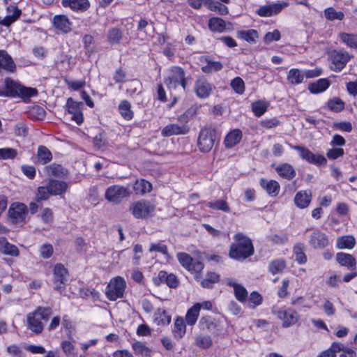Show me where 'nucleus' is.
Wrapping results in <instances>:
<instances>
[{"label":"nucleus","instance_id":"nucleus-59","mask_svg":"<svg viewBox=\"0 0 357 357\" xmlns=\"http://www.w3.org/2000/svg\"><path fill=\"white\" fill-rule=\"evenodd\" d=\"M219 276L215 273H209L208 278L202 281V286L204 288H212L214 283L218 281Z\"/></svg>","mask_w":357,"mask_h":357},{"label":"nucleus","instance_id":"nucleus-40","mask_svg":"<svg viewBox=\"0 0 357 357\" xmlns=\"http://www.w3.org/2000/svg\"><path fill=\"white\" fill-rule=\"evenodd\" d=\"M206 4L208 6V9L216 12L221 15H227L229 12L228 8L226 6L222 5L219 1L214 0H206Z\"/></svg>","mask_w":357,"mask_h":357},{"label":"nucleus","instance_id":"nucleus-53","mask_svg":"<svg viewBox=\"0 0 357 357\" xmlns=\"http://www.w3.org/2000/svg\"><path fill=\"white\" fill-rule=\"evenodd\" d=\"M20 84L16 83L10 78H6L4 81V86L6 89L7 91L6 93V96H15L17 93L18 86Z\"/></svg>","mask_w":357,"mask_h":357},{"label":"nucleus","instance_id":"nucleus-57","mask_svg":"<svg viewBox=\"0 0 357 357\" xmlns=\"http://www.w3.org/2000/svg\"><path fill=\"white\" fill-rule=\"evenodd\" d=\"M17 152L12 148L0 149V160L13 159L16 157Z\"/></svg>","mask_w":357,"mask_h":357},{"label":"nucleus","instance_id":"nucleus-20","mask_svg":"<svg viewBox=\"0 0 357 357\" xmlns=\"http://www.w3.org/2000/svg\"><path fill=\"white\" fill-rule=\"evenodd\" d=\"M61 3L64 7H70L73 10L84 11L90 6L88 0H62Z\"/></svg>","mask_w":357,"mask_h":357},{"label":"nucleus","instance_id":"nucleus-42","mask_svg":"<svg viewBox=\"0 0 357 357\" xmlns=\"http://www.w3.org/2000/svg\"><path fill=\"white\" fill-rule=\"evenodd\" d=\"M186 326L182 317H177L174 321L173 334L176 338H181L185 333Z\"/></svg>","mask_w":357,"mask_h":357},{"label":"nucleus","instance_id":"nucleus-12","mask_svg":"<svg viewBox=\"0 0 357 357\" xmlns=\"http://www.w3.org/2000/svg\"><path fill=\"white\" fill-rule=\"evenodd\" d=\"M27 206L22 203L12 204L8 210V214L13 223H21L24 222Z\"/></svg>","mask_w":357,"mask_h":357},{"label":"nucleus","instance_id":"nucleus-32","mask_svg":"<svg viewBox=\"0 0 357 357\" xmlns=\"http://www.w3.org/2000/svg\"><path fill=\"white\" fill-rule=\"evenodd\" d=\"M45 170L48 176L54 177H63L67 174V171L61 165L56 163L46 166Z\"/></svg>","mask_w":357,"mask_h":357},{"label":"nucleus","instance_id":"nucleus-63","mask_svg":"<svg viewBox=\"0 0 357 357\" xmlns=\"http://www.w3.org/2000/svg\"><path fill=\"white\" fill-rule=\"evenodd\" d=\"M344 151L342 148H333L326 152V156L330 160H335L340 157H342L344 155Z\"/></svg>","mask_w":357,"mask_h":357},{"label":"nucleus","instance_id":"nucleus-50","mask_svg":"<svg viewBox=\"0 0 357 357\" xmlns=\"http://www.w3.org/2000/svg\"><path fill=\"white\" fill-rule=\"evenodd\" d=\"M130 107V104L127 100L122 101L119 106L121 116L126 120H130L133 116V113Z\"/></svg>","mask_w":357,"mask_h":357},{"label":"nucleus","instance_id":"nucleus-19","mask_svg":"<svg viewBox=\"0 0 357 357\" xmlns=\"http://www.w3.org/2000/svg\"><path fill=\"white\" fill-rule=\"evenodd\" d=\"M15 69L16 66L12 57L5 50H0V73L1 70L13 73Z\"/></svg>","mask_w":357,"mask_h":357},{"label":"nucleus","instance_id":"nucleus-38","mask_svg":"<svg viewBox=\"0 0 357 357\" xmlns=\"http://www.w3.org/2000/svg\"><path fill=\"white\" fill-rule=\"evenodd\" d=\"M355 244L356 241L353 236H344L337 238V246L340 249H351Z\"/></svg>","mask_w":357,"mask_h":357},{"label":"nucleus","instance_id":"nucleus-29","mask_svg":"<svg viewBox=\"0 0 357 357\" xmlns=\"http://www.w3.org/2000/svg\"><path fill=\"white\" fill-rule=\"evenodd\" d=\"M37 162L45 165L52 159L51 151L45 146H39L37 151Z\"/></svg>","mask_w":357,"mask_h":357},{"label":"nucleus","instance_id":"nucleus-33","mask_svg":"<svg viewBox=\"0 0 357 357\" xmlns=\"http://www.w3.org/2000/svg\"><path fill=\"white\" fill-rule=\"evenodd\" d=\"M16 95L21 97L26 102L29 101L31 97L35 96L38 94V91L35 88L26 87L20 85L17 89Z\"/></svg>","mask_w":357,"mask_h":357},{"label":"nucleus","instance_id":"nucleus-54","mask_svg":"<svg viewBox=\"0 0 357 357\" xmlns=\"http://www.w3.org/2000/svg\"><path fill=\"white\" fill-rule=\"evenodd\" d=\"M195 343L202 349H208L212 345V340L208 335H199L195 337Z\"/></svg>","mask_w":357,"mask_h":357},{"label":"nucleus","instance_id":"nucleus-6","mask_svg":"<svg viewBox=\"0 0 357 357\" xmlns=\"http://www.w3.org/2000/svg\"><path fill=\"white\" fill-rule=\"evenodd\" d=\"M272 312L282 321V327L289 328L298 322L299 314L291 308L273 307Z\"/></svg>","mask_w":357,"mask_h":357},{"label":"nucleus","instance_id":"nucleus-34","mask_svg":"<svg viewBox=\"0 0 357 357\" xmlns=\"http://www.w3.org/2000/svg\"><path fill=\"white\" fill-rule=\"evenodd\" d=\"M236 34L238 38L250 43H255L256 40L259 38L258 32L255 29L240 30L237 31Z\"/></svg>","mask_w":357,"mask_h":357},{"label":"nucleus","instance_id":"nucleus-61","mask_svg":"<svg viewBox=\"0 0 357 357\" xmlns=\"http://www.w3.org/2000/svg\"><path fill=\"white\" fill-rule=\"evenodd\" d=\"M288 6L289 3L287 2L276 3L267 5L271 16L279 13L283 8L287 7Z\"/></svg>","mask_w":357,"mask_h":357},{"label":"nucleus","instance_id":"nucleus-47","mask_svg":"<svg viewBox=\"0 0 357 357\" xmlns=\"http://www.w3.org/2000/svg\"><path fill=\"white\" fill-rule=\"evenodd\" d=\"M328 109L335 112H339L344 109V102L337 97L330 99L327 102Z\"/></svg>","mask_w":357,"mask_h":357},{"label":"nucleus","instance_id":"nucleus-31","mask_svg":"<svg viewBox=\"0 0 357 357\" xmlns=\"http://www.w3.org/2000/svg\"><path fill=\"white\" fill-rule=\"evenodd\" d=\"M337 261L342 266L354 268L356 265V259L351 255L339 252L336 255Z\"/></svg>","mask_w":357,"mask_h":357},{"label":"nucleus","instance_id":"nucleus-3","mask_svg":"<svg viewBox=\"0 0 357 357\" xmlns=\"http://www.w3.org/2000/svg\"><path fill=\"white\" fill-rule=\"evenodd\" d=\"M192 115L189 111L185 112L178 118L181 124L171 123L163 128L161 134L164 137L172 135H185L190 131V126L188 124Z\"/></svg>","mask_w":357,"mask_h":357},{"label":"nucleus","instance_id":"nucleus-10","mask_svg":"<svg viewBox=\"0 0 357 357\" xmlns=\"http://www.w3.org/2000/svg\"><path fill=\"white\" fill-rule=\"evenodd\" d=\"M331 68L335 72L341 71L350 59L349 54L343 50H334L331 53Z\"/></svg>","mask_w":357,"mask_h":357},{"label":"nucleus","instance_id":"nucleus-4","mask_svg":"<svg viewBox=\"0 0 357 357\" xmlns=\"http://www.w3.org/2000/svg\"><path fill=\"white\" fill-rule=\"evenodd\" d=\"M155 206L150 201L140 199L130 204L129 211L137 219H147L153 215Z\"/></svg>","mask_w":357,"mask_h":357},{"label":"nucleus","instance_id":"nucleus-16","mask_svg":"<svg viewBox=\"0 0 357 357\" xmlns=\"http://www.w3.org/2000/svg\"><path fill=\"white\" fill-rule=\"evenodd\" d=\"M52 24L58 33H68L71 31L72 23L67 16L64 15H56L52 18Z\"/></svg>","mask_w":357,"mask_h":357},{"label":"nucleus","instance_id":"nucleus-15","mask_svg":"<svg viewBox=\"0 0 357 357\" xmlns=\"http://www.w3.org/2000/svg\"><path fill=\"white\" fill-rule=\"evenodd\" d=\"M202 331H206L213 335H218L221 331L220 322L211 316H204L199 321Z\"/></svg>","mask_w":357,"mask_h":357},{"label":"nucleus","instance_id":"nucleus-9","mask_svg":"<svg viewBox=\"0 0 357 357\" xmlns=\"http://www.w3.org/2000/svg\"><path fill=\"white\" fill-rule=\"evenodd\" d=\"M126 282L121 277H116L109 282L106 289V296L109 301H116L123 296Z\"/></svg>","mask_w":357,"mask_h":357},{"label":"nucleus","instance_id":"nucleus-28","mask_svg":"<svg viewBox=\"0 0 357 357\" xmlns=\"http://www.w3.org/2000/svg\"><path fill=\"white\" fill-rule=\"evenodd\" d=\"M277 173L282 178L291 180L296 176L294 168L289 164L284 163L276 167Z\"/></svg>","mask_w":357,"mask_h":357},{"label":"nucleus","instance_id":"nucleus-48","mask_svg":"<svg viewBox=\"0 0 357 357\" xmlns=\"http://www.w3.org/2000/svg\"><path fill=\"white\" fill-rule=\"evenodd\" d=\"M132 348L136 354L144 356H150L152 352L143 342L139 341L134 342Z\"/></svg>","mask_w":357,"mask_h":357},{"label":"nucleus","instance_id":"nucleus-11","mask_svg":"<svg viewBox=\"0 0 357 357\" xmlns=\"http://www.w3.org/2000/svg\"><path fill=\"white\" fill-rule=\"evenodd\" d=\"M177 259L180 264L189 271H195V273H199L204 268V264L201 261L193 259L187 253H178Z\"/></svg>","mask_w":357,"mask_h":357},{"label":"nucleus","instance_id":"nucleus-35","mask_svg":"<svg viewBox=\"0 0 357 357\" xmlns=\"http://www.w3.org/2000/svg\"><path fill=\"white\" fill-rule=\"evenodd\" d=\"M123 38L122 31L117 27L110 29L107 34V41L111 45L119 44Z\"/></svg>","mask_w":357,"mask_h":357},{"label":"nucleus","instance_id":"nucleus-52","mask_svg":"<svg viewBox=\"0 0 357 357\" xmlns=\"http://www.w3.org/2000/svg\"><path fill=\"white\" fill-rule=\"evenodd\" d=\"M341 40L351 48H357V35L342 33L340 34Z\"/></svg>","mask_w":357,"mask_h":357},{"label":"nucleus","instance_id":"nucleus-14","mask_svg":"<svg viewBox=\"0 0 357 357\" xmlns=\"http://www.w3.org/2000/svg\"><path fill=\"white\" fill-rule=\"evenodd\" d=\"M53 282L55 285L54 289L60 290L64 288L67 281L68 271L61 264H56L53 271Z\"/></svg>","mask_w":357,"mask_h":357},{"label":"nucleus","instance_id":"nucleus-30","mask_svg":"<svg viewBox=\"0 0 357 357\" xmlns=\"http://www.w3.org/2000/svg\"><path fill=\"white\" fill-rule=\"evenodd\" d=\"M330 86V82L326 79H319L316 82L311 83L308 89L312 93H319L326 91Z\"/></svg>","mask_w":357,"mask_h":357},{"label":"nucleus","instance_id":"nucleus-39","mask_svg":"<svg viewBox=\"0 0 357 357\" xmlns=\"http://www.w3.org/2000/svg\"><path fill=\"white\" fill-rule=\"evenodd\" d=\"M199 315V306L198 304H194L187 312L185 315V321L190 326L195 324Z\"/></svg>","mask_w":357,"mask_h":357},{"label":"nucleus","instance_id":"nucleus-43","mask_svg":"<svg viewBox=\"0 0 357 357\" xmlns=\"http://www.w3.org/2000/svg\"><path fill=\"white\" fill-rule=\"evenodd\" d=\"M304 244L302 243H297L294 245L293 251L296 256V261L299 264H305L307 261V257L304 253Z\"/></svg>","mask_w":357,"mask_h":357},{"label":"nucleus","instance_id":"nucleus-56","mask_svg":"<svg viewBox=\"0 0 357 357\" xmlns=\"http://www.w3.org/2000/svg\"><path fill=\"white\" fill-rule=\"evenodd\" d=\"M231 86L233 89V90L238 94H243V92L245 91L244 82L239 77H236L231 80Z\"/></svg>","mask_w":357,"mask_h":357},{"label":"nucleus","instance_id":"nucleus-7","mask_svg":"<svg viewBox=\"0 0 357 357\" xmlns=\"http://www.w3.org/2000/svg\"><path fill=\"white\" fill-rule=\"evenodd\" d=\"M216 139V131L211 128H204L201 130L198 138V146L204 153H208L214 146Z\"/></svg>","mask_w":357,"mask_h":357},{"label":"nucleus","instance_id":"nucleus-2","mask_svg":"<svg viewBox=\"0 0 357 357\" xmlns=\"http://www.w3.org/2000/svg\"><path fill=\"white\" fill-rule=\"evenodd\" d=\"M236 243L231 246L229 255L231 258L241 260L251 256L254 252V248L251 240L241 233L235 235Z\"/></svg>","mask_w":357,"mask_h":357},{"label":"nucleus","instance_id":"nucleus-41","mask_svg":"<svg viewBox=\"0 0 357 357\" xmlns=\"http://www.w3.org/2000/svg\"><path fill=\"white\" fill-rule=\"evenodd\" d=\"M133 188L136 194L144 195L151 191L152 185L150 182L141 179L135 182Z\"/></svg>","mask_w":357,"mask_h":357},{"label":"nucleus","instance_id":"nucleus-26","mask_svg":"<svg viewBox=\"0 0 357 357\" xmlns=\"http://www.w3.org/2000/svg\"><path fill=\"white\" fill-rule=\"evenodd\" d=\"M260 185L266 190L267 193L271 196H276L279 193L280 187L276 181H268L264 178H261L260 180Z\"/></svg>","mask_w":357,"mask_h":357},{"label":"nucleus","instance_id":"nucleus-8","mask_svg":"<svg viewBox=\"0 0 357 357\" xmlns=\"http://www.w3.org/2000/svg\"><path fill=\"white\" fill-rule=\"evenodd\" d=\"M130 196L129 190L119 185H114L107 188L105 197L114 204H120L124 199Z\"/></svg>","mask_w":357,"mask_h":357},{"label":"nucleus","instance_id":"nucleus-64","mask_svg":"<svg viewBox=\"0 0 357 357\" xmlns=\"http://www.w3.org/2000/svg\"><path fill=\"white\" fill-rule=\"evenodd\" d=\"M280 33L278 30L275 29L273 32H268L264 38V43L268 44L272 41H278L280 39Z\"/></svg>","mask_w":357,"mask_h":357},{"label":"nucleus","instance_id":"nucleus-49","mask_svg":"<svg viewBox=\"0 0 357 357\" xmlns=\"http://www.w3.org/2000/svg\"><path fill=\"white\" fill-rule=\"evenodd\" d=\"M268 104L264 101L258 100L252 103V109L256 116H261L263 115L267 108Z\"/></svg>","mask_w":357,"mask_h":357},{"label":"nucleus","instance_id":"nucleus-22","mask_svg":"<svg viewBox=\"0 0 357 357\" xmlns=\"http://www.w3.org/2000/svg\"><path fill=\"white\" fill-rule=\"evenodd\" d=\"M0 252L13 257H17L20 253L17 246L10 243L5 238H0Z\"/></svg>","mask_w":357,"mask_h":357},{"label":"nucleus","instance_id":"nucleus-37","mask_svg":"<svg viewBox=\"0 0 357 357\" xmlns=\"http://www.w3.org/2000/svg\"><path fill=\"white\" fill-rule=\"evenodd\" d=\"M304 75L297 68L289 70L287 75V81L289 84L297 85L303 82Z\"/></svg>","mask_w":357,"mask_h":357},{"label":"nucleus","instance_id":"nucleus-60","mask_svg":"<svg viewBox=\"0 0 357 357\" xmlns=\"http://www.w3.org/2000/svg\"><path fill=\"white\" fill-rule=\"evenodd\" d=\"M307 162L318 166H325L327 163V160L323 155H316L312 153Z\"/></svg>","mask_w":357,"mask_h":357},{"label":"nucleus","instance_id":"nucleus-25","mask_svg":"<svg viewBox=\"0 0 357 357\" xmlns=\"http://www.w3.org/2000/svg\"><path fill=\"white\" fill-rule=\"evenodd\" d=\"M311 202V192L307 191L298 192L294 197L295 204L301 208H304L309 206Z\"/></svg>","mask_w":357,"mask_h":357},{"label":"nucleus","instance_id":"nucleus-21","mask_svg":"<svg viewBox=\"0 0 357 357\" xmlns=\"http://www.w3.org/2000/svg\"><path fill=\"white\" fill-rule=\"evenodd\" d=\"M51 195H61L66 192L68 185L65 181L51 180L47 184Z\"/></svg>","mask_w":357,"mask_h":357},{"label":"nucleus","instance_id":"nucleus-5","mask_svg":"<svg viewBox=\"0 0 357 357\" xmlns=\"http://www.w3.org/2000/svg\"><path fill=\"white\" fill-rule=\"evenodd\" d=\"M187 83L185 72L178 66H172L169 69V76L165 79V84L170 90L176 89L178 85H181L183 91H185Z\"/></svg>","mask_w":357,"mask_h":357},{"label":"nucleus","instance_id":"nucleus-46","mask_svg":"<svg viewBox=\"0 0 357 357\" xmlns=\"http://www.w3.org/2000/svg\"><path fill=\"white\" fill-rule=\"evenodd\" d=\"M155 322L157 325H167L171 322V316L165 310L158 309L155 314Z\"/></svg>","mask_w":357,"mask_h":357},{"label":"nucleus","instance_id":"nucleus-44","mask_svg":"<svg viewBox=\"0 0 357 357\" xmlns=\"http://www.w3.org/2000/svg\"><path fill=\"white\" fill-rule=\"evenodd\" d=\"M324 15L326 20L330 21H333L335 20H342L344 17L343 12L340 10L337 11L333 7H329L325 9Z\"/></svg>","mask_w":357,"mask_h":357},{"label":"nucleus","instance_id":"nucleus-18","mask_svg":"<svg viewBox=\"0 0 357 357\" xmlns=\"http://www.w3.org/2000/svg\"><path fill=\"white\" fill-rule=\"evenodd\" d=\"M155 283L157 284L165 283L170 288H176L178 286V280L175 275L161 271L158 273V278L155 279Z\"/></svg>","mask_w":357,"mask_h":357},{"label":"nucleus","instance_id":"nucleus-23","mask_svg":"<svg viewBox=\"0 0 357 357\" xmlns=\"http://www.w3.org/2000/svg\"><path fill=\"white\" fill-rule=\"evenodd\" d=\"M7 11L10 14L3 18V26H9L11 25L20 17L22 14L20 9L12 5L7 8Z\"/></svg>","mask_w":357,"mask_h":357},{"label":"nucleus","instance_id":"nucleus-24","mask_svg":"<svg viewBox=\"0 0 357 357\" xmlns=\"http://www.w3.org/2000/svg\"><path fill=\"white\" fill-rule=\"evenodd\" d=\"M227 284L234 288V294L238 301L244 302L248 298V291L244 287L237 284L233 280H229Z\"/></svg>","mask_w":357,"mask_h":357},{"label":"nucleus","instance_id":"nucleus-51","mask_svg":"<svg viewBox=\"0 0 357 357\" xmlns=\"http://www.w3.org/2000/svg\"><path fill=\"white\" fill-rule=\"evenodd\" d=\"M286 264L283 259H275L272 261L268 266L270 272L273 274L281 273L285 268Z\"/></svg>","mask_w":357,"mask_h":357},{"label":"nucleus","instance_id":"nucleus-17","mask_svg":"<svg viewBox=\"0 0 357 357\" xmlns=\"http://www.w3.org/2000/svg\"><path fill=\"white\" fill-rule=\"evenodd\" d=\"M195 91L200 98H208L213 91V86L204 79H197L195 83Z\"/></svg>","mask_w":357,"mask_h":357},{"label":"nucleus","instance_id":"nucleus-55","mask_svg":"<svg viewBox=\"0 0 357 357\" xmlns=\"http://www.w3.org/2000/svg\"><path fill=\"white\" fill-rule=\"evenodd\" d=\"M29 116L36 120H42L46 115L45 110L39 105H35L31 107L29 112Z\"/></svg>","mask_w":357,"mask_h":357},{"label":"nucleus","instance_id":"nucleus-27","mask_svg":"<svg viewBox=\"0 0 357 357\" xmlns=\"http://www.w3.org/2000/svg\"><path fill=\"white\" fill-rule=\"evenodd\" d=\"M242 137L241 131L238 129H235L229 132L225 137L224 143L227 148H232L239 143Z\"/></svg>","mask_w":357,"mask_h":357},{"label":"nucleus","instance_id":"nucleus-13","mask_svg":"<svg viewBox=\"0 0 357 357\" xmlns=\"http://www.w3.org/2000/svg\"><path fill=\"white\" fill-rule=\"evenodd\" d=\"M309 244L314 249H324L329 244V239L326 234L317 229L310 234Z\"/></svg>","mask_w":357,"mask_h":357},{"label":"nucleus","instance_id":"nucleus-45","mask_svg":"<svg viewBox=\"0 0 357 357\" xmlns=\"http://www.w3.org/2000/svg\"><path fill=\"white\" fill-rule=\"evenodd\" d=\"M205 204L207 207L213 208L214 210L222 211L224 212L230 211V208L228 206L227 202L223 199L208 202Z\"/></svg>","mask_w":357,"mask_h":357},{"label":"nucleus","instance_id":"nucleus-1","mask_svg":"<svg viewBox=\"0 0 357 357\" xmlns=\"http://www.w3.org/2000/svg\"><path fill=\"white\" fill-rule=\"evenodd\" d=\"M52 314L51 307H38L26 315L27 328L36 334H40L44 329L42 320L47 321Z\"/></svg>","mask_w":357,"mask_h":357},{"label":"nucleus","instance_id":"nucleus-36","mask_svg":"<svg viewBox=\"0 0 357 357\" xmlns=\"http://www.w3.org/2000/svg\"><path fill=\"white\" fill-rule=\"evenodd\" d=\"M208 27L212 31L222 33L226 29V23L220 17H211L208 20Z\"/></svg>","mask_w":357,"mask_h":357},{"label":"nucleus","instance_id":"nucleus-58","mask_svg":"<svg viewBox=\"0 0 357 357\" xmlns=\"http://www.w3.org/2000/svg\"><path fill=\"white\" fill-rule=\"evenodd\" d=\"M50 195H51L48 185L46 187L41 186L38 188L37 193L36 195V200L37 202H40L43 200H46L49 198Z\"/></svg>","mask_w":357,"mask_h":357},{"label":"nucleus","instance_id":"nucleus-62","mask_svg":"<svg viewBox=\"0 0 357 357\" xmlns=\"http://www.w3.org/2000/svg\"><path fill=\"white\" fill-rule=\"evenodd\" d=\"M291 147L299 153V155L302 159L306 160L307 162L310 160V158L312 153L310 150L302 146H291Z\"/></svg>","mask_w":357,"mask_h":357}]
</instances>
